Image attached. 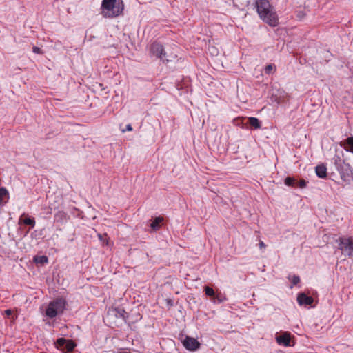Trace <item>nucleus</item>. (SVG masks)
Listing matches in <instances>:
<instances>
[{
  "instance_id": "obj_26",
  "label": "nucleus",
  "mask_w": 353,
  "mask_h": 353,
  "mask_svg": "<svg viewBox=\"0 0 353 353\" xmlns=\"http://www.w3.org/2000/svg\"><path fill=\"white\" fill-rule=\"evenodd\" d=\"M166 304L168 307H172L174 305V301L171 299H167Z\"/></svg>"
},
{
  "instance_id": "obj_24",
  "label": "nucleus",
  "mask_w": 353,
  "mask_h": 353,
  "mask_svg": "<svg viewBox=\"0 0 353 353\" xmlns=\"http://www.w3.org/2000/svg\"><path fill=\"white\" fill-rule=\"evenodd\" d=\"M300 282V278L299 276L294 275L292 279V283L293 285H297Z\"/></svg>"
},
{
  "instance_id": "obj_15",
  "label": "nucleus",
  "mask_w": 353,
  "mask_h": 353,
  "mask_svg": "<svg viewBox=\"0 0 353 353\" xmlns=\"http://www.w3.org/2000/svg\"><path fill=\"white\" fill-rule=\"evenodd\" d=\"M163 221V219L162 217H160V216L156 217L152 220L150 226L152 230L157 231L160 229L161 223H162Z\"/></svg>"
},
{
  "instance_id": "obj_4",
  "label": "nucleus",
  "mask_w": 353,
  "mask_h": 353,
  "mask_svg": "<svg viewBox=\"0 0 353 353\" xmlns=\"http://www.w3.org/2000/svg\"><path fill=\"white\" fill-rule=\"evenodd\" d=\"M66 301L63 298H57L51 301L46 310V315L50 319L54 318L57 315L62 314L65 309Z\"/></svg>"
},
{
  "instance_id": "obj_20",
  "label": "nucleus",
  "mask_w": 353,
  "mask_h": 353,
  "mask_svg": "<svg viewBox=\"0 0 353 353\" xmlns=\"http://www.w3.org/2000/svg\"><path fill=\"white\" fill-rule=\"evenodd\" d=\"M48 257L46 256H40L34 257V261L37 263L45 264L48 263Z\"/></svg>"
},
{
  "instance_id": "obj_22",
  "label": "nucleus",
  "mask_w": 353,
  "mask_h": 353,
  "mask_svg": "<svg viewBox=\"0 0 353 353\" xmlns=\"http://www.w3.org/2000/svg\"><path fill=\"white\" fill-rule=\"evenodd\" d=\"M276 67L274 64H269L266 65L264 68V72L265 74H270L274 70H275Z\"/></svg>"
},
{
  "instance_id": "obj_6",
  "label": "nucleus",
  "mask_w": 353,
  "mask_h": 353,
  "mask_svg": "<svg viewBox=\"0 0 353 353\" xmlns=\"http://www.w3.org/2000/svg\"><path fill=\"white\" fill-rule=\"evenodd\" d=\"M55 344L57 347L64 353H71L77 346V344L72 340L66 339L65 338L58 339Z\"/></svg>"
},
{
  "instance_id": "obj_14",
  "label": "nucleus",
  "mask_w": 353,
  "mask_h": 353,
  "mask_svg": "<svg viewBox=\"0 0 353 353\" xmlns=\"http://www.w3.org/2000/svg\"><path fill=\"white\" fill-rule=\"evenodd\" d=\"M315 172L316 175L321 179L327 176V168L323 164H320L316 166Z\"/></svg>"
},
{
  "instance_id": "obj_30",
  "label": "nucleus",
  "mask_w": 353,
  "mask_h": 353,
  "mask_svg": "<svg viewBox=\"0 0 353 353\" xmlns=\"http://www.w3.org/2000/svg\"><path fill=\"white\" fill-rule=\"evenodd\" d=\"M119 353H128V352H119Z\"/></svg>"
},
{
  "instance_id": "obj_17",
  "label": "nucleus",
  "mask_w": 353,
  "mask_h": 353,
  "mask_svg": "<svg viewBox=\"0 0 353 353\" xmlns=\"http://www.w3.org/2000/svg\"><path fill=\"white\" fill-rule=\"evenodd\" d=\"M212 301H213L214 303H221L223 301L226 300V298L225 296H223L222 294L219 293L217 294H215L213 299H211Z\"/></svg>"
},
{
  "instance_id": "obj_7",
  "label": "nucleus",
  "mask_w": 353,
  "mask_h": 353,
  "mask_svg": "<svg viewBox=\"0 0 353 353\" xmlns=\"http://www.w3.org/2000/svg\"><path fill=\"white\" fill-rule=\"evenodd\" d=\"M150 53L160 59L163 63H166L169 61L168 59L165 58L166 53L164 50L163 46L157 42H154L150 46Z\"/></svg>"
},
{
  "instance_id": "obj_5",
  "label": "nucleus",
  "mask_w": 353,
  "mask_h": 353,
  "mask_svg": "<svg viewBox=\"0 0 353 353\" xmlns=\"http://www.w3.org/2000/svg\"><path fill=\"white\" fill-rule=\"evenodd\" d=\"M338 248L341 251L342 254L350 258L353 257V238L341 236L336 240Z\"/></svg>"
},
{
  "instance_id": "obj_21",
  "label": "nucleus",
  "mask_w": 353,
  "mask_h": 353,
  "mask_svg": "<svg viewBox=\"0 0 353 353\" xmlns=\"http://www.w3.org/2000/svg\"><path fill=\"white\" fill-rule=\"evenodd\" d=\"M204 291H205V294L208 296H210L212 299H213V297L215 295L214 290L209 286H205Z\"/></svg>"
},
{
  "instance_id": "obj_28",
  "label": "nucleus",
  "mask_w": 353,
  "mask_h": 353,
  "mask_svg": "<svg viewBox=\"0 0 353 353\" xmlns=\"http://www.w3.org/2000/svg\"><path fill=\"white\" fill-rule=\"evenodd\" d=\"M265 244L263 242V241H260L259 242V248H265Z\"/></svg>"
},
{
  "instance_id": "obj_3",
  "label": "nucleus",
  "mask_w": 353,
  "mask_h": 353,
  "mask_svg": "<svg viewBox=\"0 0 353 353\" xmlns=\"http://www.w3.org/2000/svg\"><path fill=\"white\" fill-rule=\"evenodd\" d=\"M101 8L104 17L113 18L122 13L124 6L122 0H103Z\"/></svg>"
},
{
  "instance_id": "obj_23",
  "label": "nucleus",
  "mask_w": 353,
  "mask_h": 353,
  "mask_svg": "<svg viewBox=\"0 0 353 353\" xmlns=\"http://www.w3.org/2000/svg\"><path fill=\"white\" fill-rule=\"evenodd\" d=\"M307 185V181L304 179H301L299 181V183H296V185L295 186H298L301 188H303L306 186Z\"/></svg>"
},
{
  "instance_id": "obj_29",
  "label": "nucleus",
  "mask_w": 353,
  "mask_h": 353,
  "mask_svg": "<svg viewBox=\"0 0 353 353\" xmlns=\"http://www.w3.org/2000/svg\"><path fill=\"white\" fill-rule=\"evenodd\" d=\"M5 313H6V315L9 316V315H10L12 314V310H6L5 311Z\"/></svg>"
},
{
  "instance_id": "obj_12",
  "label": "nucleus",
  "mask_w": 353,
  "mask_h": 353,
  "mask_svg": "<svg viewBox=\"0 0 353 353\" xmlns=\"http://www.w3.org/2000/svg\"><path fill=\"white\" fill-rule=\"evenodd\" d=\"M112 312L117 318H121L126 323L128 317V313L122 307H116L108 312Z\"/></svg>"
},
{
  "instance_id": "obj_27",
  "label": "nucleus",
  "mask_w": 353,
  "mask_h": 353,
  "mask_svg": "<svg viewBox=\"0 0 353 353\" xmlns=\"http://www.w3.org/2000/svg\"><path fill=\"white\" fill-rule=\"evenodd\" d=\"M132 127L131 124H128L126 125L125 130H123V132H124L125 131H132Z\"/></svg>"
},
{
  "instance_id": "obj_8",
  "label": "nucleus",
  "mask_w": 353,
  "mask_h": 353,
  "mask_svg": "<svg viewBox=\"0 0 353 353\" xmlns=\"http://www.w3.org/2000/svg\"><path fill=\"white\" fill-rule=\"evenodd\" d=\"M183 346L190 351H196L200 347V343L197 339L186 336L182 341Z\"/></svg>"
},
{
  "instance_id": "obj_18",
  "label": "nucleus",
  "mask_w": 353,
  "mask_h": 353,
  "mask_svg": "<svg viewBox=\"0 0 353 353\" xmlns=\"http://www.w3.org/2000/svg\"><path fill=\"white\" fill-rule=\"evenodd\" d=\"M8 196V191L4 187L0 188V205L3 203V199Z\"/></svg>"
},
{
  "instance_id": "obj_1",
  "label": "nucleus",
  "mask_w": 353,
  "mask_h": 353,
  "mask_svg": "<svg viewBox=\"0 0 353 353\" xmlns=\"http://www.w3.org/2000/svg\"><path fill=\"white\" fill-rule=\"evenodd\" d=\"M332 163L339 172L343 185H350L353 182V170L350 163H346L343 151H336Z\"/></svg>"
},
{
  "instance_id": "obj_19",
  "label": "nucleus",
  "mask_w": 353,
  "mask_h": 353,
  "mask_svg": "<svg viewBox=\"0 0 353 353\" xmlns=\"http://www.w3.org/2000/svg\"><path fill=\"white\" fill-rule=\"evenodd\" d=\"M284 183L288 186L294 187V186L296 185V180H295V179L292 178V177H290V176L286 177L285 179Z\"/></svg>"
},
{
  "instance_id": "obj_11",
  "label": "nucleus",
  "mask_w": 353,
  "mask_h": 353,
  "mask_svg": "<svg viewBox=\"0 0 353 353\" xmlns=\"http://www.w3.org/2000/svg\"><path fill=\"white\" fill-rule=\"evenodd\" d=\"M21 223L29 225L30 228H33L35 226L36 222L34 218L30 217L23 213L19 219V224Z\"/></svg>"
},
{
  "instance_id": "obj_2",
  "label": "nucleus",
  "mask_w": 353,
  "mask_h": 353,
  "mask_svg": "<svg viewBox=\"0 0 353 353\" xmlns=\"http://www.w3.org/2000/svg\"><path fill=\"white\" fill-rule=\"evenodd\" d=\"M256 7L257 13L263 22L272 27L279 24L278 15L268 0H257Z\"/></svg>"
},
{
  "instance_id": "obj_13",
  "label": "nucleus",
  "mask_w": 353,
  "mask_h": 353,
  "mask_svg": "<svg viewBox=\"0 0 353 353\" xmlns=\"http://www.w3.org/2000/svg\"><path fill=\"white\" fill-rule=\"evenodd\" d=\"M341 145L344 147L345 151L353 153V137H347L341 143Z\"/></svg>"
},
{
  "instance_id": "obj_16",
  "label": "nucleus",
  "mask_w": 353,
  "mask_h": 353,
  "mask_svg": "<svg viewBox=\"0 0 353 353\" xmlns=\"http://www.w3.org/2000/svg\"><path fill=\"white\" fill-rule=\"evenodd\" d=\"M248 122L249 125L254 130L259 129L261 127V121L256 117H249Z\"/></svg>"
},
{
  "instance_id": "obj_9",
  "label": "nucleus",
  "mask_w": 353,
  "mask_h": 353,
  "mask_svg": "<svg viewBox=\"0 0 353 353\" xmlns=\"http://www.w3.org/2000/svg\"><path fill=\"white\" fill-rule=\"evenodd\" d=\"M276 341L280 345L285 347L290 345V334L289 332H283L280 335L276 336Z\"/></svg>"
},
{
  "instance_id": "obj_25",
  "label": "nucleus",
  "mask_w": 353,
  "mask_h": 353,
  "mask_svg": "<svg viewBox=\"0 0 353 353\" xmlns=\"http://www.w3.org/2000/svg\"><path fill=\"white\" fill-rule=\"evenodd\" d=\"M32 52L34 53L38 54L43 53L41 49L40 48L37 47V46H34L32 48Z\"/></svg>"
},
{
  "instance_id": "obj_10",
  "label": "nucleus",
  "mask_w": 353,
  "mask_h": 353,
  "mask_svg": "<svg viewBox=\"0 0 353 353\" xmlns=\"http://www.w3.org/2000/svg\"><path fill=\"white\" fill-rule=\"evenodd\" d=\"M314 301L312 296H309L304 293H300L297 296V302L300 305H311Z\"/></svg>"
}]
</instances>
